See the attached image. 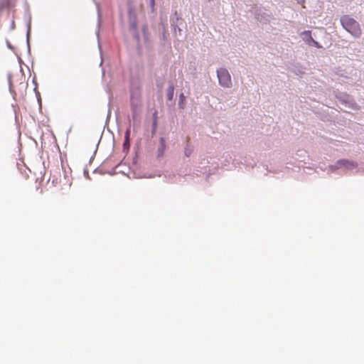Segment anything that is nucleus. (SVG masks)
I'll return each mask as SVG.
<instances>
[{"label": "nucleus", "mask_w": 364, "mask_h": 364, "mask_svg": "<svg viewBox=\"0 0 364 364\" xmlns=\"http://www.w3.org/2000/svg\"><path fill=\"white\" fill-rule=\"evenodd\" d=\"M341 22L343 28L353 36L355 37L360 36L361 29L355 20L348 16H344L341 18Z\"/></svg>", "instance_id": "1"}, {"label": "nucleus", "mask_w": 364, "mask_h": 364, "mask_svg": "<svg viewBox=\"0 0 364 364\" xmlns=\"http://www.w3.org/2000/svg\"><path fill=\"white\" fill-rule=\"evenodd\" d=\"M219 83L221 86L230 87L232 86L231 76L225 68H220L217 70Z\"/></svg>", "instance_id": "2"}, {"label": "nucleus", "mask_w": 364, "mask_h": 364, "mask_svg": "<svg viewBox=\"0 0 364 364\" xmlns=\"http://www.w3.org/2000/svg\"><path fill=\"white\" fill-rule=\"evenodd\" d=\"M166 149V144L164 138L161 137L159 140V145L157 149V156L161 157L164 156Z\"/></svg>", "instance_id": "3"}, {"label": "nucleus", "mask_w": 364, "mask_h": 364, "mask_svg": "<svg viewBox=\"0 0 364 364\" xmlns=\"http://www.w3.org/2000/svg\"><path fill=\"white\" fill-rule=\"evenodd\" d=\"M302 36H309V41H311V43L316 46L317 48H321V46L318 44L317 41L314 40V38L311 37V31H305L302 32Z\"/></svg>", "instance_id": "4"}, {"label": "nucleus", "mask_w": 364, "mask_h": 364, "mask_svg": "<svg viewBox=\"0 0 364 364\" xmlns=\"http://www.w3.org/2000/svg\"><path fill=\"white\" fill-rule=\"evenodd\" d=\"M173 92L174 87L173 86H170L167 89V98L168 100H172L173 97Z\"/></svg>", "instance_id": "5"}, {"label": "nucleus", "mask_w": 364, "mask_h": 364, "mask_svg": "<svg viewBox=\"0 0 364 364\" xmlns=\"http://www.w3.org/2000/svg\"><path fill=\"white\" fill-rule=\"evenodd\" d=\"M339 163L345 166H346L347 168H353V167H355L356 165L353 163V162H348L347 161H340Z\"/></svg>", "instance_id": "6"}, {"label": "nucleus", "mask_w": 364, "mask_h": 364, "mask_svg": "<svg viewBox=\"0 0 364 364\" xmlns=\"http://www.w3.org/2000/svg\"><path fill=\"white\" fill-rule=\"evenodd\" d=\"M192 148L190 147L188 145L186 146V147L185 148V154L186 156H190L191 154H192Z\"/></svg>", "instance_id": "7"}, {"label": "nucleus", "mask_w": 364, "mask_h": 364, "mask_svg": "<svg viewBox=\"0 0 364 364\" xmlns=\"http://www.w3.org/2000/svg\"><path fill=\"white\" fill-rule=\"evenodd\" d=\"M304 40L309 44H311V41H309V36H304Z\"/></svg>", "instance_id": "8"}, {"label": "nucleus", "mask_w": 364, "mask_h": 364, "mask_svg": "<svg viewBox=\"0 0 364 364\" xmlns=\"http://www.w3.org/2000/svg\"><path fill=\"white\" fill-rule=\"evenodd\" d=\"M125 137H126V141L124 143V145L129 142V130L128 129L127 132H126V134H125Z\"/></svg>", "instance_id": "9"}, {"label": "nucleus", "mask_w": 364, "mask_h": 364, "mask_svg": "<svg viewBox=\"0 0 364 364\" xmlns=\"http://www.w3.org/2000/svg\"><path fill=\"white\" fill-rule=\"evenodd\" d=\"M150 5L151 6L152 10H154L155 0H150Z\"/></svg>", "instance_id": "10"}, {"label": "nucleus", "mask_w": 364, "mask_h": 364, "mask_svg": "<svg viewBox=\"0 0 364 364\" xmlns=\"http://www.w3.org/2000/svg\"><path fill=\"white\" fill-rule=\"evenodd\" d=\"M184 98H185V97H184L183 94V93H182V94H181V95H180V101H181V102H183V101Z\"/></svg>", "instance_id": "11"}]
</instances>
